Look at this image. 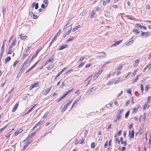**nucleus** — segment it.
<instances>
[{"label":"nucleus","instance_id":"f257e3e1","mask_svg":"<svg viewBox=\"0 0 151 151\" xmlns=\"http://www.w3.org/2000/svg\"><path fill=\"white\" fill-rule=\"evenodd\" d=\"M141 36L143 38H145L147 37L150 36L151 34V32H144L141 31Z\"/></svg>","mask_w":151,"mask_h":151},{"label":"nucleus","instance_id":"f03ea898","mask_svg":"<svg viewBox=\"0 0 151 151\" xmlns=\"http://www.w3.org/2000/svg\"><path fill=\"white\" fill-rule=\"evenodd\" d=\"M129 136L130 138V139L132 138H133L134 137V130H133L131 132L130 130L129 131Z\"/></svg>","mask_w":151,"mask_h":151},{"label":"nucleus","instance_id":"7ed1b4c3","mask_svg":"<svg viewBox=\"0 0 151 151\" xmlns=\"http://www.w3.org/2000/svg\"><path fill=\"white\" fill-rule=\"evenodd\" d=\"M70 26H71V27L69 28V30H68V32H66V34H65L63 36V37H65L67 35H68L69 33H70V32H71V29H72V24L70 25Z\"/></svg>","mask_w":151,"mask_h":151},{"label":"nucleus","instance_id":"20e7f679","mask_svg":"<svg viewBox=\"0 0 151 151\" xmlns=\"http://www.w3.org/2000/svg\"><path fill=\"white\" fill-rule=\"evenodd\" d=\"M38 83L36 82L34 83L33 85H31L29 88L30 90H32L34 88L37 87L38 86Z\"/></svg>","mask_w":151,"mask_h":151},{"label":"nucleus","instance_id":"39448f33","mask_svg":"<svg viewBox=\"0 0 151 151\" xmlns=\"http://www.w3.org/2000/svg\"><path fill=\"white\" fill-rule=\"evenodd\" d=\"M18 105H19L18 103H16L15 105L13 107L12 110V112H14L15 111V110H16V109H17V108L18 107Z\"/></svg>","mask_w":151,"mask_h":151},{"label":"nucleus","instance_id":"423d86ee","mask_svg":"<svg viewBox=\"0 0 151 151\" xmlns=\"http://www.w3.org/2000/svg\"><path fill=\"white\" fill-rule=\"evenodd\" d=\"M23 131V129H20L18 131H16L14 133L15 135L17 136L19 134L21 133Z\"/></svg>","mask_w":151,"mask_h":151},{"label":"nucleus","instance_id":"0eeeda50","mask_svg":"<svg viewBox=\"0 0 151 151\" xmlns=\"http://www.w3.org/2000/svg\"><path fill=\"white\" fill-rule=\"evenodd\" d=\"M103 54L97 56V58H105L106 57V55L105 53L104 52H103Z\"/></svg>","mask_w":151,"mask_h":151},{"label":"nucleus","instance_id":"6e6552de","mask_svg":"<svg viewBox=\"0 0 151 151\" xmlns=\"http://www.w3.org/2000/svg\"><path fill=\"white\" fill-rule=\"evenodd\" d=\"M68 47V45L66 44L63 45L59 48V50H62Z\"/></svg>","mask_w":151,"mask_h":151},{"label":"nucleus","instance_id":"1a4fd4ad","mask_svg":"<svg viewBox=\"0 0 151 151\" xmlns=\"http://www.w3.org/2000/svg\"><path fill=\"white\" fill-rule=\"evenodd\" d=\"M32 141H29L23 147V150H24L26 149V147L29 145L31 142Z\"/></svg>","mask_w":151,"mask_h":151},{"label":"nucleus","instance_id":"9d476101","mask_svg":"<svg viewBox=\"0 0 151 151\" xmlns=\"http://www.w3.org/2000/svg\"><path fill=\"white\" fill-rule=\"evenodd\" d=\"M81 27V26L80 25H79L76 26L74 28L72 29V31L73 32H74L76 31L79 28Z\"/></svg>","mask_w":151,"mask_h":151},{"label":"nucleus","instance_id":"9b49d317","mask_svg":"<svg viewBox=\"0 0 151 151\" xmlns=\"http://www.w3.org/2000/svg\"><path fill=\"white\" fill-rule=\"evenodd\" d=\"M122 41V40H120L118 42H116L115 43L112 45V46H115L118 45L120 44Z\"/></svg>","mask_w":151,"mask_h":151},{"label":"nucleus","instance_id":"f8f14e48","mask_svg":"<svg viewBox=\"0 0 151 151\" xmlns=\"http://www.w3.org/2000/svg\"><path fill=\"white\" fill-rule=\"evenodd\" d=\"M22 34H21L19 35V38L21 39L22 40H25L26 39V38L27 37V36H23L22 35Z\"/></svg>","mask_w":151,"mask_h":151},{"label":"nucleus","instance_id":"ddd939ff","mask_svg":"<svg viewBox=\"0 0 151 151\" xmlns=\"http://www.w3.org/2000/svg\"><path fill=\"white\" fill-rule=\"evenodd\" d=\"M79 101V100L78 99H76V100L73 102V104L72 105L70 109H71L77 103V102H78Z\"/></svg>","mask_w":151,"mask_h":151},{"label":"nucleus","instance_id":"4468645a","mask_svg":"<svg viewBox=\"0 0 151 151\" xmlns=\"http://www.w3.org/2000/svg\"><path fill=\"white\" fill-rule=\"evenodd\" d=\"M11 59V57L10 56H7L5 59V61L6 63L9 61Z\"/></svg>","mask_w":151,"mask_h":151},{"label":"nucleus","instance_id":"2eb2a0df","mask_svg":"<svg viewBox=\"0 0 151 151\" xmlns=\"http://www.w3.org/2000/svg\"><path fill=\"white\" fill-rule=\"evenodd\" d=\"M95 13L94 11H92L91 14L90 15V17L91 18H92L93 17H96V16H95Z\"/></svg>","mask_w":151,"mask_h":151},{"label":"nucleus","instance_id":"dca6fc26","mask_svg":"<svg viewBox=\"0 0 151 151\" xmlns=\"http://www.w3.org/2000/svg\"><path fill=\"white\" fill-rule=\"evenodd\" d=\"M133 32L135 33L136 32V35L138 34L139 33V29H133Z\"/></svg>","mask_w":151,"mask_h":151},{"label":"nucleus","instance_id":"f3484780","mask_svg":"<svg viewBox=\"0 0 151 151\" xmlns=\"http://www.w3.org/2000/svg\"><path fill=\"white\" fill-rule=\"evenodd\" d=\"M57 37L56 36H55L54 37V38L52 39L49 45V46H50L51 45V44L53 43V42L56 40V39Z\"/></svg>","mask_w":151,"mask_h":151},{"label":"nucleus","instance_id":"a211bd4d","mask_svg":"<svg viewBox=\"0 0 151 151\" xmlns=\"http://www.w3.org/2000/svg\"><path fill=\"white\" fill-rule=\"evenodd\" d=\"M30 58V57H29V58L25 61L23 64V65H24V66L25 67L26 66L27 64L28 63V61H29V60Z\"/></svg>","mask_w":151,"mask_h":151},{"label":"nucleus","instance_id":"6ab92c4d","mask_svg":"<svg viewBox=\"0 0 151 151\" xmlns=\"http://www.w3.org/2000/svg\"><path fill=\"white\" fill-rule=\"evenodd\" d=\"M121 115L119 114V113H117L116 114V117L117 118V120H119L121 117Z\"/></svg>","mask_w":151,"mask_h":151},{"label":"nucleus","instance_id":"aec40b11","mask_svg":"<svg viewBox=\"0 0 151 151\" xmlns=\"http://www.w3.org/2000/svg\"><path fill=\"white\" fill-rule=\"evenodd\" d=\"M140 76V75H137V76L136 78L132 82V83H134L135 82H137V81L138 80V79L139 77Z\"/></svg>","mask_w":151,"mask_h":151},{"label":"nucleus","instance_id":"412c9836","mask_svg":"<svg viewBox=\"0 0 151 151\" xmlns=\"http://www.w3.org/2000/svg\"><path fill=\"white\" fill-rule=\"evenodd\" d=\"M36 104H35L25 114H27L30 112L32 110L33 108L36 106Z\"/></svg>","mask_w":151,"mask_h":151},{"label":"nucleus","instance_id":"4be33fe9","mask_svg":"<svg viewBox=\"0 0 151 151\" xmlns=\"http://www.w3.org/2000/svg\"><path fill=\"white\" fill-rule=\"evenodd\" d=\"M51 87L50 88L48 89V90L46 91L44 93V95H46L51 90Z\"/></svg>","mask_w":151,"mask_h":151},{"label":"nucleus","instance_id":"5701e85b","mask_svg":"<svg viewBox=\"0 0 151 151\" xmlns=\"http://www.w3.org/2000/svg\"><path fill=\"white\" fill-rule=\"evenodd\" d=\"M84 140L85 139L83 137L81 139L79 140V143L80 144L83 143Z\"/></svg>","mask_w":151,"mask_h":151},{"label":"nucleus","instance_id":"b1692460","mask_svg":"<svg viewBox=\"0 0 151 151\" xmlns=\"http://www.w3.org/2000/svg\"><path fill=\"white\" fill-rule=\"evenodd\" d=\"M122 80L120 78H119L117 80H116L115 81H114V83L115 84H116L117 83H118L120 81H122Z\"/></svg>","mask_w":151,"mask_h":151},{"label":"nucleus","instance_id":"393cba45","mask_svg":"<svg viewBox=\"0 0 151 151\" xmlns=\"http://www.w3.org/2000/svg\"><path fill=\"white\" fill-rule=\"evenodd\" d=\"M129 40H130L128 43H127V45H131L134 42V40H131V39H130Z\"/></svg>","mask_w":151,"mask_h":151},{"label":"nucleus","instance_id":"a878e982","mask_svg":"<svg viewBox=\"0 0 151 151\" xmlns=\"http://www.w3.org/2000/svg\"><path fill=\"white\" fill-rule=\"evenodd\" d=\"M25 67L24 66V65H23L22 66V67L21 69L19 71V74H21L22 72L23 71V70H24V68H25Z\"/></svg>","mask_w":151,"mask_h":151},{"label":"nucleus","instance_id":"bb28decb","mask_svg":"<svg viewBox=\"0 0 151 151\" xmlns=\"http://www.w3.org/2000/svg\"><path fill=\"white\" fill-rule=\"evenodd\" d=\"M4 42H3L2 45V46L1 49V52L3 53L4 51Z\"/></svg>","mask_w":151,"mask_h":151},{"label":"nucleus","instance_id":"cd10ccee","mask_svg":"<svg viewBox=\"0 0 151 151\" xmlns=\"http://www.w3.org/2000/svg\"><path fill=\"white\" fill-rule=\"evenodd\" d=\"M129 113H130V111H128L126 113V114H125V118H127L128 117Z\"/></svg>","mask_w":151,"mask_h":151},{"label":"nucleus","instance_id":"c85d7f7f","mask_svg":"<svg viewBox=\"0 0 151 151\" xmlns=\"http://www.w3.org/2000/svg\"><path fill=\"white\" fill-rule=\"evenodd\" d=\"M85 58V57L84 56H82L81 57L79 60L78 61V63L80 62L81 61H83Z\"/></svg>","mask_w":151,"mask_h":151},{"label":"nucleus","instance_id":"c756f323","mask_svg":"<svg viewBox=\"0 0 151 151\" xmlns=\"http://www.w3.org/2000/svg\"><path fill=\"white\" fill-rule=\"evenodd\" d=\"M114 82V80H112L108 82L107 83V85H110L111 84H112Z\"/></svg>","mask_w":151,"mask_h":151},{"label":"nucleus","instance_id":"7c9ffc66","mask_svg":"<svg viewBox=\"0 0 151 151\" xmlns=\"http://www.w3.org/2000/svg\"><path fill=\"white\" fill-rule=\"evenodd\" d=\"M135 26L137 28L140 27L141 29H142V26L139 24H135Z\"/></svg>","mask_w":151,"mask_h":151},{"label":"nucleus","instance_id":"2f4dec72","mask_svg":"<svg viewBox=\"0 0 151 151\" xmlns=\"http://www.w3.org/2000/svg\"><path fill=\"white\" fill-rule=\"evenodd\" d=\"M54 59V55H53L52 57H51L47 61L48 62H50L51 61H52Z\"/></svg>","mask_w":151,"mask_h":151},{"label":"nucleus","instance_id":"473e14b6","mask_svg":"<svg viewBox=\"0 0 151 151\" xmlns=\"http://www.w3.org/2000/svg\"><path fill=\"white\" fill-rule=\"evenodd\" d=\"M7 126L8 124H7L6 125L4 126L3 128L0 129V133L2 132L4 130Z\"/></svg>","mask_w":151,"mask_h":151},{"label":"nucleus","instance_id":"72a5a7b5","mask_svg":"<svg viewBox=\"0 0 151 151\" xmlns=\"http://www.w3.org/2000/svg\"><path fill=\"white\" fill-rule=\"evenodd\" d=\"M43 2L45 5H46V6H47L49 3L48 0H43Z\"/></svg>","mask_w":151,"mask_h":151},{"label":"nucleus","instance_id":"f704fd0d","mask_svg":"<svg viewBox=\"0 0 151 151\" xmlns=\"http://www.w3.org/2000/svg\"><path fill=\"white\" fill-rule=\"evenodd\" d=\"M139 60H137L135 61V63H134V66L137 65L139 64Z\"/></svg>","mask_w":151,"mask_h":151},{"label":"nucleus","instance_id":"c9c22d12","mask_svg":"<svg viewBox=\"0 0 151 151\" xmlns=\"http://www.w3.org/2000/svg\"><path fill=\"white\" fill-rule=\"evenodd\" d=\"M98 77V76H97V75H96L95 74L94 75L93 77V78L92 79L93 81H94L96 80Z\"/></svg>","mask_w":151,"mask_h":151},{"label":"nucleus","instance_id":"e433bc0d","mask_svg":"<svg viewBox=\"0 0 151 151\" xmlns=\"http://www.w3.org/2000/svg\"><path fill=\"white\" fill-rule=\"evenodd\" d=\"M85 62H82L78 66V68L81 67L83 66L85 63Z\"/></svg>","mask_w":151,"mask_h":151},{"label":"nucleus","instance_id":"4c0bfd02","mask_svg":"<svg viewBox=\"0 0 151 151\" xmlns=\"http://www.w3.org/2000/svg\"><path fill=\"white\" fill-rule=\"evenodd\" d=\"M91 148L93 149L95 147V143L94 142H92L91 145Z\"/></svg>","mask_w":151,"mask_h":151},{"label":"nucleus","instance_id":"58836bf2","mask_svg":"<svg viewBox=\"0 0 151 151\" xmlns=\"http://www.w3.org/2000/svg\"><path fill=\"white\" fill-rule=\"evenodd\" d=\"M74 88H73L72 89H70L68 91L65 93L67 94V95H68L70 92H71L73 90Z\"/></svg>","mask_w":151,"mask_h":151},{"label":"nucleus","instance_id":"ea45409f","mask_svg":"<svg viewBox=\"0 0 151 151\" xmlns=\"http://www.w3.org/2000/svg\"><path fill=\"white\" fill-rule=\"evenodd\" d=\"M53 67V66L52 65H51L49 66L47 68V70H50Z\"/></svg>","mask_w":151,"mask_h":151},{"label":"nucleus","instance_id":"a19ab883","mask_svg":"<svg viewBox=\"0 0 151 151\" xmlns=\"http://www.w3.org/2000/svg\"><path fill=\"white\" fill-rule=\"evenodd\" d=\"M150 88V86L149 85H147L145 88V91H148V89L149 88Z\"/></svg>","mask_w":151,"mask_h":151},{"label":"nucleus","instance_id":"79ce46f5","mask_svg":"<svg viewBox=\"0 0 151 151\" xmlns=\"http://www.w3.org/2000/svg\"><path fill=\"white\" fill-rule=\"evenodd\" d=\"M140 88H141V90L142 91V93L143 92V91L144 90V87L143 85L142 84H141L140 85Z\"/></svg>","mask_w":151,"mask_h":151},{"label":"nucleus","instance_id":"37998d69","mask_svg":"<svg viewBox=\"0 0 151 151\" xmlns=\"http://www.w3.org/2000/svg\"><path fill=\"white\" fill-rule=\"evenodd\" d=\"M88 132V130H86L84 132V137H86L87 135Z\"/></svg>","mask_w":151,"mask_h":151},{"label":"nucleus","instance_id":"c03bdc74","mask_svg":"<svg viewBox=\"0 0 151 151\" xmlns=\"http://www.w3.org/2000/svg\"><path fill=\"white\" fill-rule=\"evenodd\" d=\"M19 61L18 60H16L15 61L13 64V66L14 68L16 65L19 63Z\"/></svg>","mask_w":151,"mask_h":151},{"label":"nucleus","instance_id":"a18cd8bd","mask_svg":"<svg viewBox=\"0 0 151 151\" xmlns=\"http://www.w3.org/2000/svg\"><path fill=\"white\" fill-rule=\"evenodd\" d=\"M30 138H31V137H30L29 136V135L24 140V141H25L26 140L28 141L30 139Z\"/></svg>","mask_w":151,"mask_h":151},{"label":"nucleus","instance_id":"49530a36","mask_svg":"<svg viewBox=\"0 0 151 151\" xmlns=\"http://www.w3.org/2000/svg\"><path fill=\"white\" fill-rule=\"evenodd\" d=\"M74 39V37H73L72 38H71L68 39L66 41V42H68L69 41L73 40Z\"/></svg>","mask_w":151,"mask_h":151},{"label":"nucleus","instance_id":"de8ad7c7","mask_svg":"<svg viewBox=\"0 0 151 151\" xmlns=\"http://www.w3.org/2000/svg\"><path fill=\"white\" fill-rule=\"evenodd\" d=\"M68 106L66 105H65L63 108L62 109L63 111H65L67 108Z\"/></svg>","mask_w":151,"mask_h":151},{"label":"nucleus","instance_id":"09e8293b","mask_svg":"<svg viewBox=\"0 0 151 151\" xmlns=\"http://www.w3.org/2000/svg\"><path fill=\"white\" fill-rule=\"evenodd\" d=\"M132 90L131 89H128L127 91V92L129 94H130L131 95H132L131 93Z\"/></svg>","mask_w":151,"mask_h":151},{"label":"nucleus","instance_id":"8fccbe9b","mask_svg":"<svg viewBox=\"0 0 151 151\" xmlns=\"http://www.w3.org/2000/svg\"><path fill=\"white\" fill-rule=\"evenodd\" d=\"M123 65H120L117 68V70H119V69H121L123 67Z\"/></svg>","mask_w":151,"mask_h":151},{"label":"nucleus","instance_id":"3c124183","mask_svg":"<svg viewBox=\"0 0 151 151\" xmlns=\"http://www.w3.org/2000/svg\"><path fill=\"white\" fill-rule=\"evenodd\" d=\"M137 110V109H136V107H135L133 111L132 112L134 114H135Z\"/></svg>","mask_w":151,"mask_h":151},{"label":"nucleus","instance_id":"603ef678","mask_svg":"<svg viewBox=\"0 0 151 151\" xmlns=\"http://www.w3.org/2000/svg\"><path fill=\"white\" fill-rule=\"evenodd\" d=\"M38 8V3H36V5L35 6V9H37Z\"/></svg>","mask_w":151,"mask_h":151},{"label":"nucleus","instance_id":"864d4df0","mask_svg":"<svg viewBox=\"0 0 151 151\" xmlns=\"http://www.w3.org/2000/svg\"><path fill=\"white\" fill-rule=\"evenodd\" d=\"M47 6H46V5H45L43 4H42L41 6V7L43 9L45 8Z\"/></svg>","mask_w":151,"mask_h":151},{"label":"nucleus","instance_id":"5fc2aeb1","mask_svg":"<svg viewBox=\"0 0 151 151\" xmlns=\"http://www.w3.org/2000/svg\"><path fill=\"white\" fill-rule=\"evenodd\" d=\"M72 101H67V104H66V105L67 106H68L70 105V104L72 102Z\"/></svg>","mask_w":151,"mask_h":151},{"label":"nucleus","instance_id":"6e6d98bb","mask_svg":"<svg viewBox=\"0 0 151 151\" xmlns=\"http://www.w3.org/2000/svg\"><path fill=\"white\" fill-rule=\"evenodd\" d=\"M58 95V93H55L53 94H51V97H53L54 96H56Z\"/></svg>","mask_w":151,"mask_h":151},{"label":"nucleus","instance_id":"4d7b16f0","mask_svg":"<svg viewBox=\"0 0 151 151\" xmlns=\"http://www.w3.org/2000/svg\"><path fill=\"white\" fill-rule=\"evenodd\" d=\"M61 32V30L60 29L59 30V32H58L56 34V35L55 36H56L57 37L59 36L60 34V32Z\"/></svg>","mask_w":151,"mask_h":151},{"label":"nucleus","instance_id":"13d9d810","mask_svg":"<svg viewBox=\"0 0 151 151\" xmlns=\"http://www.w3.org/2000/svg\"><path fill=\"white\" fill-rule=\"evenodd\" d=\"M130 100H127L126 101V106H127L129 104V103L130 102Z\"/></svg>","mask_w":151,"mask_h":151},{"label":"nucleus","instance_id":"bf43d9fd","mask_svg":"<svg viewBox=\"0 0 151 151\" xmlns=\"http://www.w3.org/2000/svg\"><path fill=\"white\" fill-rule=\"evenodd\" d=\"M41 124V122H39L38 123H37V124H36L35 125V127H38L39 125H40Z\"/></svg>","mask_w":151,"mask_h":151},{"label":"nucleus","instance_id":"052dcab7","mask_svg":"<svg viewBox=\"0 0 151 151\" xmlns=\"http://www.w3.org/2000/svg\"><path fill=\"white\" fill-rule=\"evenodd\" d=\"M36 132V131H35V132L33 133H32L30 135H29V136L30 137H31V138H32V137L33 136V135L35 134Z\"/></svg>","mask_w":151,"mask_h":151},{"label":"nucleus","instance_id":"680f3d73","mask_svg":"<svg viewBox=\"0 0 151 151\" xmlns=\"http://www.w3.org/2000/svg\"><path fill=\"white\" fill-rule=\"evenodd\" d=\"M108 141H106V142H105V145H104V146H105V148H106L107 147V146H108Z\"/></svg>","mask_w":151,"mask_h":151},{"label":"nucleus","instance_id":"e2e57ef3","mask_svg":"<svg viewBox=\"0 0 151 151\" xmlns=\"http://www.w3.org/2000/svg\"><path fill=\"white\" fill-rule=\"evenodd\" d=\"M123 111V109L119 110L117 113H119V114H122Z\"/></svg>","mask_w":151,"mask_h":151},{"label":"nucleus","instance_id":"0e129e2a","mask_svg":"<svg viewBox=\"0 0 151 151\" xmlns=\"http://www.w3.org/2000/svg\"><path fill=\"white\" fill-rule=\"evenodd\" d=\"M146 8L147 9H150V6L149 5H146Z\"/></svg>","mask_w":151,"mask_h":151},{"label":"nucleus","instance_id":"69168bd1","mask_svg":"<svg viewBox=\"0 0 151 151\" xmlns=\"http://www.w3.org/2000/svg\"><path fill=\"white\" fill-rule=\"evenodd\" d=\"M75 93L77 94V95H78L80 93V90H77L75 92Z\"/></svg>","mask_w":151,"mask_h":151},{"label":"nucleus","instance_id":"338daca9","mask_svg":"<svg viewBox=\"0 0 151 151\" xmlns=\"http://www.w3.org/2000/svg\"><path fill=\"white\" fill-rule=\"evenodd\" d=\"M36 3H35V2H33V3H32L31 5L32 7V8H34L35 6V5H36Z\"/></svg>","mask_w":151,"mask_h":151},{"label":"nucleus","instance_id":"774afa93","mask_svg":"<svg viewBox=\"0 0 151 151\" xmlns=\"http://www.w3.org/2000/svg\"><path fill=\"white\" fill-rule=\"evenodd\" d=\"M126 149V148L124 147H123L121 149V150L122 151H124Z\"/></svg>","mask_w":151,"mask_h":151}]
</instances>
